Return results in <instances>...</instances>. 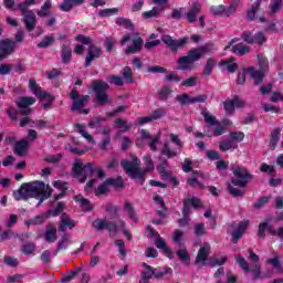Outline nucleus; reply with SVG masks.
<instances>
[{"mask_svg": "<svg viewBox=\"0 0 283 283\" xmlns=\"http://www.w3.org/2000/svg\"><path fill=\"white\" fill-rule=\"evenodd\" d=\"M52 187L50 185H46L43 181H30L24 182L20 186L18 190L13 191V198L19 202V200H30V198H34L35 200H39L38 207H41L45 200H49V198H52Z\"/></svg>", "mask_w": 283, "mask_h": 283, "instance_id": "obj_1", "label": "nucleus"}, {"mask_svg": "<svg viewBox=\"0 0 283 283\" xmlns=\"http://www.w3.org/2000/svg\"><path fill=\"white\" fill-rule=\"evenodd\" d=\"M233 178L227 182V191L232 198H244L249 180H253V174L244 166H232L230 168Z\"/></svg>", "mask_w": 283, "mask_h": 283, "instance_id": "obj_2", "label": "nucleus"}, {"mask_svg": "<svg viewBox=\"0 0 283 283\" xmlns=\"http://www.w3.org/2000/svg\"><path fill=\"white\" fill-rule=\"evenodd\" d=\"M145 169H140V159L135 157L133 161L127 159H123L120 165L126 171L127 176L132 178V180H139L140 185H145V180H147V174L154 171V159H151V155H146L144 157Z\"/></svg>", "mask_w": 283, "mask_h": 283, "instance_id": "obj_3", "label": "nucleus"}, {"mask_svg": "<svg viewBox=\"0 0 283 283\" xmlns=\"http://www.w3.org/2000/svg\"><path fill=\"white\" fill-rule=\"evenodd\" d=\"M73 177L78 180L80 185H83L87 177L94 178V174H96L99 180H105V170L103 168L96 167L94 163H86L85 165L81 159H75L72 166Z\"/></svg>", "mask_w": 283, "mask_h": 283, "instance_id": "obj_4", "label": "nucleus"}, {"mask_svg": "<svg viewBox=\"0 0 283 283\" xmlns=\"http://www.w3.org/2000/svg\"><path fill=\"white\" fill-rule=\"evenodd\" d=\"M142 266L146 271L142 272L140 283H149L151 276H154L155 280H160L165 277V275H174V270L169 266H165L164 270L156 269L147 263H143Z\"/></svg>", "mask_w": 283, "mask_h": 283, "instance_id": "obj_5", "label": "nucleus"}, {"mask_svg": "<svg viewBox=\"0 0 283 283\" xmlns=\"http://www.w3.org/2000/svg\"><path fill=\"white\" fill-rule=\"evenodd\" d=\"M92 90L95 93V101L102 107L109 103V95L107 90H109V84L103 80H94L92 82Z\"/></svg>", "mask_w": 283, "mask_h": 283, "instance_id": "obj_6", "label": "nucleus"}, {"mask_svg": "<svg viewBox=\"0 0 283 283\" xmlns=\"http://www.w3.org/2000/svg\"><path fill=\"white\" fill-rule=\"evenodd\" d=\"M201 115L203 116L205 123H207V125H210V127L214 126L213 132L207 130L206 136L208 138H211L212 136H214V137L222 136V134L227 133V128L224 126L220 125V122L216 118V116L209 114V111H207V108H205L201 112Z\"/></svg>", "mask_w": 283, "mask_h": 283, "instance_id": "obj_7", "label": "nucleus"}, {"mask_svg": "<svg viewBox=\"0 0 283 283\" xmlns=\"http://www.w3.org/2000/svg\"><path fill=\"white\" fill-rule=\"evenodd\" d=\"M241 41L248 45H263L266 43V35L262 31L253 33V31L247 30L241 33Z\"/></svg>", "mask_w": 283, "mask_h": 283, "instance_id": "obj_8", "label": "nucleus"}, {"mask_svg": "<svg viewBox=\"0 0 283 283\" xmlns=\"http://www.w3.org/2000/svg\"><path fill=\"white\" fill-rule=\"evenodd\" d=\"M93 227L94 229H96V231H105L106 229L109 235H112V233L116 235V233L120 231V221L116 223L114 221L107 222V220L105 219H96L95 221H93Z\"/></svg>", "mask_w": 283, "mask_h": 283, "instance_id": "obj_9", "label": "nucleus"}, {"mask_svg": "<svg viewBox=\"0 0 283 283\" xmlns=\"http://www.w3.org/2000/svg\"><path fill=\"white\" fill-rule=\"evenodd\" d=\"M70 98L73 101L71 112H81L84 105L90 104V95H80L76 88L71 91Z\"/></svg>", "mask_w": 283, "mask_h": 283, "instance_id": "obj_10", "label": "nucleus"}, {"mask_svg": "<svg viewBox=\"0 0 283 283\" xmlns=\"http://www.w3.org/2000/svg\"><path fill=\"white\" fill-rule=\"evenodd\" d=\"M237 264L241 266V269L244 271V273H252L253 280H260V275L262 273V270L260 268V264L252 265V269L249 266V263L247 262V259H244L240 254L234 255Z\"/></svg>", "mask_w": 283, "mask_h": 283, "instance_id": "obj_11", "label": "nucleus"}, {"mask_svg": "<svg viewBox=\"0 0 283 283\" xmlns=\"http://www.w3.org/2000/svg\"><path fill=\"white\" fill-rule=\"evenodd\" d=\"M22 12V22L24 23L28 32H33L36 28V13L32 10H25L23 6H20Z\"/></svg>", "mask_w": 283, "mask_h": 283, "instance_id": "obj_12", "label": "nucleus"}, {"mask_svg": "<svg viewBox=\"0 0 283 283\" xmlns=\"http://www.w3.org/2000/svg\"><path fill=\"white\" fill-rule=\"evenodd\" d=\"M163 43L167 45L172 52H178V50L185 48L187 43H189V38H182L179 40H174L171 35H163L161 36Z\"/></svg>", "mask_w": 283, "mask_h": 283, "instance_id": "obj_13", "label": "nucleus"}, {"mask_svg": "<svg viewBox=\"0 0 283 283\" xmlns=\"http://www.w3.org/2000/svg\"><path fill=\"white\" fill-rule=\"evenodd\" d=\"M198 61H200L199 56L193 52V49H190L187 55L177 60V65H179V70H181V72H186V70L191 67L192 63Z\"/></svg>", "mask_w": 283, "mask_h": 283, "instance_id": "obj_14", "label": "nucleus"}, {"mask_svg": "<svg viewBox=\"0 0 283 283\" xmlns=\"http://www.w3.org/2000/svg\"><path fill=\"white\" fill-rule=\"evenodd\" d=\"M211 253V245L209 243H205L198 251V254L195 259V264H202V266H207V260L209 259V254Z\"/></svg>", "mask_w": 283, "mask_h": 283, "instance_id": "obj_15", "label": "nucleus"}, {"mask_svg": "<svg viewBox=\"0 0 283 283\" xmlns=\"http://www.w3.org/2000/svg\"><path fill=\"white\" fill-rule=\"evenodd\" d=\"M28 151H30V142H28L27 139L15 142L13 153L17 156L23 158L24 156H28Z\"/></svg>", "mask_w": 283, "mask_h": 283, "instance_id": "obj_16", "label": "nucleus"}, {"mask_svg": "<svg viewBox=\"0 0 283 283\" xmlns=\"http://www.w3.org/2000/svg\"><path fill=\"white\" fill-rule=\"evenodd\" d=\"M17 50V42L10 39H4L0 41V52L3 56H10Z\"/></svg>", "mask_w": 283, "mask_h": 283, "instance_id": "obj_17", "label": "nucleus"}, {"mask_svg": "<svg viewBox=\"0 0 283 283\" xmlns=\"http://www.w3.org/2000/svg\"><path fill=\"white\" fill-rule=\"evenodd\" d=\"M245 72L254 80V85H260V83H264V76L266 75V71L255 70L253 66H249L245 69Z\"/></svg>", "mask_w": 283, "mask_h": 283, "instance_id": "obj_18", "label": "nucleus"}, {"mask_svg": "<svg viewBox=\"0 0 283 283\" xmlns=\"http://www.w3.org/2000/svg\"><path fill=\"white\" fill-rule=\"evenodd\" d=\"M132 45L126 48L125 54H139V52H143V45L145 43L143 38H135L132 40Z\"/></svg>", "mask_w": 283, "mask_h": 283, "instance_id": "obj_19", "label": "nucleus"}, {"mask_svg": "<svg viewBox=\"0 0 283 283\" xmlns=\"http://www.w3.org/2000/svg\"><path fill=\"white\" fill-rule=\"evenodd\" d=\"M101 54H103V51L101 50V48L91 45L88 48V52L85 57V67H90V65H92V62L95 59H101Z\"/></svg>", "mask_w": 283, "mask_h": 283, "instance_id": "obj_20", "label": "nucleus"}, {"mask_svg": "<svg viewBox=\"0 0 283 283\" xmlns=\"http://www.w3.org/2000/svg\"><path fill=\"white\" fill-rule=\"evenodd\" d=\"M67 185H70V182L67 181H61V180L53 181L54 189H60L61 191L60 193L53 197V202H59V200H61L62 198H65V195L67 193Z\"/></svg>", "mask_w": 283, "mask_h": 283, "instance_id": "obj_21", "label": "nucleus"}, {"mask_svg": "<svg viewBox=\"0 0 283 283\" xmlns=\"http://www.w3.org/2000/svg\"><path fill=\"white\" fill-rule=\"evenodd\" d=\"M153 200L154 202H156V205H159L160 207L157 210V216H159V218H163V220H166V218H169V216L167 214V211H169V208L167 207V203H165V199H163V197L157 195L153 198Z\"/></svg>", "mask_w": 283, "mask_h": 283, "instance_id": "obj_22", "label": "nucleus"}, {"mask_svg": "<svg viewBox=\"0 0 283 283\" xmlns=\"http://www.w3.org/2000/svg\"><path fill=\"white\" fill-rule=\"evenodd\" d=\"M44 240L49 244H53V242H56V240H59V237L56 235V226H54V223L46 224V230L44 232Z\"/></svg>", "mask_w": 283, "mask_h": 283, "instance_id": "obj_23", "label": "nucleus"}, {"mask_svg": "<svg viewBox=\"0 0 283 283\" xmlns=\"http://www.w3.org/2000/svg\"><path fill=\"white\" fill-rule=\"evenodd\" d=\"M249 227V221H241L238 228L232 232V244H235L240 241L242 235H244V232L247 231V228Z\"/></svg>", "mask_w": 283, "mask_h": 283, "instance_id": "obj_24", "label": "nucleus"}, {"mask_svg": "<svg viewBox=\"0 0 283 283\" xmlns=\"http://www.w3.org/2000/svg\"><path fill=\"white\" fill-rule=\"evenodd\" d=\"M232 53L237 54V56H247V54H251V46L244 43H238L232 45Z\"/></svg>", "mask_w": 283, "mask_h": 283, "instance_id": "obj_25", "label": "nucleus"}, {"mask_svg": "<svg viewBox=\"0 0 283 283\" xmlns=\"http://www.w3.org/2000/svg\"><path fill=\"white\" fill-rule=\"evenodd\" d=\"M85 3V0H64L60 6L62 12H70L74 7Z\"/></svg>", "mask_w": 283, "mask_h": 283, "instance_id": "obj_26", "label": "nucleus"}, {"mask_svg": "<svg viewBox=\"0 0 283 283\" xmlns=\"http://www.w3.org/2000/svg\"><path fill=\"white\" fill-rule=\"evenodd\" d=\"M281 132L282 129L274 128L270 134V149H272V151H274L275 147H277V144L280 143V137L282 136Z\"/></svg>", "mask_w": 283, "mask_h": 283, "instance_id": "obj_27", "label": "nucleus"}, {"mask_svg": "<svg viewBox=\"0 0 283 283\" xmlns=\"http://www.w3.org/2000/svg\"><path fill=\"white\" fill-rule=\"evenodd\" d=\"M75 202H80V207L83 211H93L94 207H92V202L90 199L83 197V195H77L74 197Z\"/></svg>", "mask_w": 283, "mask_h": 283, "instance_id": "obj_28", "label": "nucleus"}, {"mask_svg": "<svg viewBox=\"0 0 283 283\" xmlns=\"http://www.w3.org/2000/svg\"><path fill=\"white\" fill-rule=\"evenodd\" d=\"M67 242H70V233H64L57 242V248L54 250L53 255L56 256L61 251H65L67 249Z\"/></svg>", "mask_w": 283, "mask_h": 283, "instance_id": "obj_29", "label": "nucleus"}, {"mask_svg": "<svg viewBox=\"0 0 283 283\" xmlns=\"http://www.w3.org/2000/svg\"><path fill=\"white\" fill-rule=\"evenodd\" d=\"M61 59L64 65H70V63L72 62V49L66 44L62 45Z\"/></svg>", "mask_w": 283, "mask_h": 283, "instance_id": "obj_30", "label": "nucleus"}, {"mask_svg": "<svg viewBox=\"0 0 283 283\" xmlns=\"http://www.w3.org/2000/svg\"><path fill=\"white\" fill-rule=\"evenodd\" d=\"M105 185H107V187H114L115 189H123L125 181H123V177L117 176L116 178L105 179Z\"/></svg>", "mask_w": 283, "mask_h": 283, "instance_id": "obj_31", "label": "nucleus"}, {"mask_svg": "<svg viewBox=\"0 0 283 283\" xmlns=\"http://www.w3.org/2000/svg\"><path fill=\"white\" fill-rule=\"evenodd\" d=\"M124 210L128 213V218L133 222H138V214L136 213V209L134 208V205L129 201L124 202Z\"/></svg>", "mask_w": 283, "mask_h": 283, "instance_id": "obj_32", "label": "nucleus"}, {"mask_svg": "<svg viewBox=\"0 0 283 283\" xmlns=\"http://www.w3.org/2000/svg\"><path fill=\"white\" fill-rule=\"evenodd\" d=\"M34 103H36V99L30 96L20 97L19 101L15 102L19 109L30 107V105H34Z\"/></svg>", "mask_w": 283, "mask_h": 283, "instance_id": "obj_33", "label": "nucleus"}, {"mask_svg": "<svg viewBox=\"0 0 283 283\" xmlns=\"http://www.w3.org/2000/svg\"><path fill=\"white\" fill-rule=\"evenodd\" d=\"M155 244H156V247H157L158 249H161V251H164V253H165L166 255H168V258H169L170 260L174 259V256L171 255L174 252L171 251V249H170L169 247H167V242H165V239L158 238V239L156 240Z\"/></svg>", "mask_w": 283, "mask_h": 283, "instance_id": "obj_34", "label": "nucleus"}, {"mask_svg": "<svg viewBox=\"0 0 283 283\" xmlns=\"http://www.w3.org/2000/svg\"><path fill=\"white\" fill-rule=\"evenodd\" d=\"M232 61H235V57H230L229 60H221L219 65L226 66L230 74H235V72L238 71V63H232Z\"/></svg>", "mask_w": 283, "mask_h": 283, "instance_id": "obj_35", "label": "nucleus"}, {"mask_svg": "<svg viewBox=\"0 0 283 283\" xmlns=\"http://www.w3.org/2000/svg\"><path fill=\"white\" fill-rule=\"evenodd\" d=\"M212 50L213 44L211 43H206L205 45L192 49V51L199 56V61L202 59L203 54H207V52H211Z\"/></svg>", "mask_w": 283, "mask_h": 283, "instance_id": "obj_36", "label": "nucleus"}, {"mask_svg": "<svg viewBox=\"0 0 283 283\" xmlns=\"http://www.w3.org/2000/svg\"><path fill=\"white\" fill-rule=\"evenodd\" d=\"M187 185L191 187V189H207V186L202 184V181H199L196 176L188 178Z\"/></svg>", "mask_w": 283, "mask_h": 283, "instance_id": "obj_37", "label": "nucleus"}, {"mask_svg": "<svg viewBox=\"0 0 283 283\" xmlns=\"http://www.w3.org/2000/svg\"><path fill=\"white\" fill-rule=\"evenodd\" d=\"M167 167H169V161L167 159H163L157 166V171L161 178H169V172L167 171Z\"/></svg>", "mask_w": 283, "mask_h": 283, "instance_id": "obj_38", "label": "nucleus"}, {"mask_svg": "<svg viewBox=\"0 0 283 283\" xmlns=\"http://www.w3.org/2000/svg\"><path fill=\"white\" fill-rule=\"evenodd\" d=\"M161 155L166 156V158H176V156H178V150L171 149L169 143H165L161 149Z\"/></svg>", "mask_w": 283, "mask_h": 283, "instance_id": "obj_39", "label": "nucleus"}, {"mask_svg": "<svg viewBox=\"0 0 283 283\" xmlns=\"http://www.w3.org/2000/svg\"><path fill=\"white\" fill-rule=\"evenodd\" d=\"M213 67H216V60L213 57H209L203 67L202 76H211Z\"/></svg>", "mask_w": 283, "mask_h": 283, "instance_id": "obj_40", "label": "nucleus"}, {"mask_svg": "<svg viewBox=\"0 0 283 283\" xmlns=\"http://www.w3.org/2000/svg\"><path fill=\"white\" fill-rule=\"evenodd\" d=\"M34 251H36L35 242L29 241V242H25L24 244H22L21 252L24 255H32V253H34Z\"/></svg>", "mask_w": 283, "mask_h": 283, "instance_id": "obj_41", "label": "nucleus"}, {"mask_svg": "<svg viewBox=\"0 0 283 283\" xmlns=\"http://www.w3.org/2000/svg\"><path fill=\"white\" fill-rule=\"evenodd\" d=\"M52 8V0H46L41 9L38 11V17L41 19L49 17L50 9Z\"/></svg>", "mask_w": 283, "mask_h": 283, "instance_id": "obj_42", "label": "nucleus"}, {"mask_svg": "<svg viewBox=\"0 0 283 283\" xmlns=\"http://www.w3.org/2000/svg\"><path fill=\"white\" fill-rule=\"evenodd\" d=\"M116 25H119L120 28H125V30L134 29V22H132V20H129L128 18H123V17L117 18Z\"/></svg>", "mask_w": 283, "mask_h": 283, "instance_id": "obj_43", "label": "nucleus"}, {"mask_svg": "<svg viewBox=\"0 0 283 283\" xmlns=\"http://www.w3.org/2000/svg\"><path fill=\"white\" fill-rule=\"evenodd\" d=\"M120 9L118 8H111V9H102L98 11V17L102 19H107V17H114V14H118Z\"/></svg>", "mask_w": 283, "mask_h": 283, "instance_id": "obj_44", "label": "nucleus"}, {"mask_svg": "<svg viewBox=\"0 0 283 283\" xmlns=\"http://www.w3.org/2000/svg\"><path fill=\"white\" fill-rule=\"evenodd\" d=\"M75 127H76L78 134H81V136H83V138H85L87 140V143H93V145H94V143H96L94 140V137L92 135H90L87 130L83 129L82 124H75Z\"/></svg>", "mask_w": 283, "mask_h": 283, "instance_id": "obj_45", "label": "nucleus"}, {"mask_svg": "<svg viewBox=\"0 0 283 283\" xmlns=\"http://www.w3.org/2000/svg\"><path fill=\"white\" fill-rule=\"evenodd\" d=\"M229 256H222L221 259L211 258L209 261V266H211V269H216V266H223V264H227Z\"/></svg>", "mask_w": 283, "mask_h": 283, "instance_id": "obj_46", "label": "nucleus"}, {"mask_svg": "<svg viewBox=\"0 0 283 283\" xmlns=\"http://www.w3.org/2000/svg\"><path fill=\"white\" fill-rule=\"evenodd\" d=\"M56 40L52 35H46L42 39V41L38 44V48L42 50H46V48H50Z\"/></svg>", "mask_w": 283, "mask_h": 283, "instance_id": "obj_47", "label": "nucleus"}, {"mask_svg": "<svg viewBox=\"0 0 283 283\" xmlns=\"http://www.w3.org/2000/svg\"><path fill=\"white\" fill-rule=\"evenodd\" d=\"M115 127H117V129H124V132H129L132 129V124L127 123V120L123 118H116Z\"/></svg>", "mask_w": 283, "mask_h": 283, "instance_id": "obj_48", "label": "nucleus"}, {"mask_svg": "<svg viewBox=\"0 0 283 283\" xmlns=\"http://www.w3.org/2000/svg\"><path fill=\"white\" fill-rule=\"evenodd\" d=\"M176 253H177V258L181 262H185V264H189L191 256L189 255V252L187 251V249H180Z\"/></svg>", "mask_w": 283, "mask_h": 283, "instance_id": "obj_49", "label": "nucleus"}, {"mask_svg": "<svg viewBox=\"0 0 283 283\" xmlns=\"http://www.w3.org/2000/svg\"><path fill=\"white\" fill-rule=\"evenodd\" d=\"M223 107L227 116H231V114L235 113V104L233 103V99H227L223 102Z\"/></svg>", "mask_w": 283, "mask_h": 283, "instance_id": "obj_50", "label": "nucleus"}, {"mask_svg": "<svg viewBox=\"0 0 283 283\" xmlns=\"http://www.w3.org/2000/svg\"><path fill=\"white\" fill-rule=\"evenodd\" d=\"M184 200L195 209H202V201L198 197L186 198Z\"/></svg>", "mask_w": 283, "mask_h": 283, "instance_id": "obj_51", "label": "nucleus"}, {"mask_svg": "<svg viewBox=\"0 0 283 283\" xmlns=\"http://www.w3.org/2000/svg\"><path fill=\"white\" fill-rule=\"evenodd\" d=\"M182 238H185V232L180 229H176L174 234H172V242L175 244H178V247L182 245Z\"/></svg>", "mask_w": 283, "mask_h": 283, "instance_id": "obj_52", "label": "nucleus"}, {"mask_svg": "<svg viewBox=\"0 0 283 283\" xmlns=\"http://www.w3.org/2000/svg\"><path fill=\"white\" fill-rule=\"evenodd\" d=\"M81 268H76L75 271L69 272L66 275L62 276L61 282L62 283H67V282H72V280H74V277L77 276L78 273H81Z\"/></svg>", "mask_w": 283, "mask_h": 283, "instance_id": "obj_53", "label": "nucleus"}, {"mask_svg": "<svg viewBox=\"0 0 283 283\" xmlns=\"http://www.w3.org/2000/svg\"><path fill=\"white\" fill-rule=\"evenodd\" d=\"M29 87H30L31 92H33V94L35 96H38V97L41 96L43 91H40L41 87L39 86V84H36V80L30 78L29 80Z\"/></svg>", "mask_w": 283, "mask_h": 283, "instance_id": "obj_54", "label": "nucleus"}, {"mask_svg": "<svg viewBox=\"0 0 283 283\" xmlns=\"http://www.w3.org/2000/svg\"><path fill=\"white\" fill-rule=\"evenodd\" d=\"M259 67L261 71L266 72L269 70V59L264 54L258 55Z\"/></svg>", "mask_w": 283, "mask_h": 283, "instance_id": "obj_55", "label": "nucleus"}, {"mask_svg": "<svg viewBox=\"0 0 283 283\" xmlns=\"http://www.w3.org/2000/svg\"><path fill=\"white\" fill-rule=\"evenodd\" d=\"M167 115V111L165 108H157L155 111L151 112L150 116V120H158L160 118H163V116Z\"/></svg>", "mask_w": 283, "mask_h": 283, "instance_id": "obj_56", "label": "nucleus"}, {"mask_svg": "<svg viewBox=\"0 0 283 283\" xmlns=\"http://www.w3.org/2000/svg\"><path fill=\"white\" fill-rule=\"evenodd\" d=\"M123 78L126 83H134V73L129 66L123 69Z\"/></svg>", "mask_w": 283, "mask_h": 283, "instance_id": "obj_57", "label": "nucleus"}, {"mask_svg": "<svg viewBox=\"0 0 283 283\" xmlns=\"http://www.w3.org/2000/svg\"><path fill=\"white\" fill-rule=\"evenodd\" d=\"M7 115L13 123H17V120H19V111H17V108L12 106H9L7 108Z\"/></svg>", "mask_w": 283, "mask_h": 283, "instance_id": "obj_58", "label": "nucleus"}, {"mask_svg": "<svg viewBox=\"0 0 283 283\" xmlns=\"http://www.w3.org/2000/svg\"><path fill=\"white\" fill-rule=\"evenodd\" d=\"M191 98L192 97L189 96V94H187V93L176 96V101H178V103H180V105H191Z\"/></svg>", "mask_w": 283, "mask_h": 283, "instance_id": "obj_59", "label": "nucleus"}, {"mask_svg": "<svg viewBox=\"0 0 283 283\" xmlns=\"http://www.w3.org/2000/svg\"><path fill=\"white\" fill-rule=\"evenodd\" d=\"M116 44V40L112 36H107L104 41V46L106 52L111 53L114 50V45Z\"/></svg>", "mask_w": 283, "mask_h": 283, "instance_id": "obj_60", "label": "nucleus"}, {"mask_svg": "<svg viewBox=\"0 0 283 283\" xmlns=\"http://www.w3.org/2000/svg\"><path fill=\"white\" fill-rule=\"evenodd\" d=\"M271 198H273V196L269 195L268 197H261L254 205V209H262V207H264V205L269 203Z\"/></svg>", "mask_w": 283, "mask_h": 283, "instance_id": "obj_61", "label": "nucleus"}, {"mask_svg": "<svg viewBox=\"0 0 283 283\" xmlns=\"http://www.w3.org/2000/svg\"><path fill=\"white\" fill-rule=\"evenodd\" d=\"M206 233L207 228L205 227V223L201 222L195 226V235H197V238H202Z\"/></svg>", "mask_w": 283, "mask_h": 283, "instance_id": "obj_62", "label": "nucleus"}, {"mask_svg": "<svg viewBox=\"0 0 283 283\" xmlns=\"http://www.w3.org/2000/svg\"><path fill=\"white\" fill-rule=\"evenodd\" d=\"M230 140H233L234 143H242L244 140V133L243 132L230 133Z\"/></svg>", "mask_w": 283, "mask_h": 283, "instance_id": "obj_63", "label": "nucleus"}, {"mask_svg": "<svg viewBox=\"0 0 283 283\" xmlns=\"http://www.w3.org/2000/svg\"><path fill=\"white\" fill-rule=\"evenodd\" d=\"M268 264H272L275 269H277L279 273H283V266L280 265V259L277 256L269 259Z\"/></svg>", "mask_w": 283, "mask_h": 283, "instance_id": "obj_64", "label": "nucleus"}]
</instances>
